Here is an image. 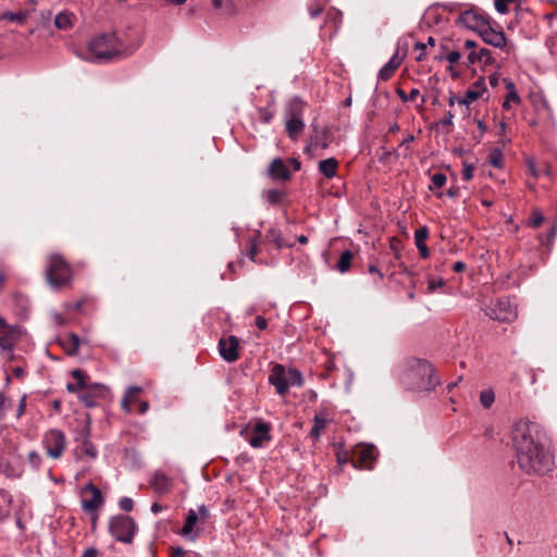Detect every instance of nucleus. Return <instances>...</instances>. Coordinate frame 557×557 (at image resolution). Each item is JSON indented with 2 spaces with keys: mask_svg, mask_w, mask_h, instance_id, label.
<instances>
[{
  "mask_svg": "<svg viewBox=\"0 0 557 557\" xmlns=\"http://www.w3.org/2000/svg\"><path fill=\"white\" fill-rule=\"evenodd\" d=\"M512 445L517 463L527 474H543L553 466V455L547 446L544 428L534 421L521 419L511 431Z\"/></svg>",
  "mask_w": 557,
  "mask_h": 557,
  "instance_id": "f257e3e1",
  "label": "nucleus"
},
{
  "mask_svg": "<svg viewBox=\"0 0 557 557\" xmlns=\"http://www.w3.org/2000/svg\"><path fill=\"white\" fill-rule=\"evenodd\" d=\"M135 52V46L123 42L114 33L100 34L88 44L87 61L109 62L126 58Z\"/></svg>",
  "mask_w": 557,
  "mask_h": 557,
  "instance_id": "f03ea898",
  "label": "nucleus"
},
{
  "mask_svg": "<svg viewBox=\"0 0 557 557\" xmlns=\"http://www.w3.org/2000/svg\"><path fill=\"white\" fill-rule=\"evenodd\" d=\"M407 377L416 388L421 391H432L438 383L433 366L425 360L412 361Z\"/></svg>",
  "mask_w": 557,
  "mask_h": 557,
  "instance_id": "7ed1b4c3",
  "label": "nucleus"
},
{
  "mask_svg": "<svg viewBox=\"0 0 557 557\" xmlns=\"http://www.w3.org/2000/svg\"><path fill=\"white\" fill-rule=\"evenodd\" d=\"M46 278L48 284L54 289L65 286L71 282L72 270L62 256L53 253L48 257Z\"/></svg>",
  "mask_w": 557,
  "mask_h": 557,
  "instance_id": "20e7f679",
  "label": "nucleus"
},
{
  "mask_svg": "<svg viewBox=\"0 0 557 557\" xmlns=\"http://www.w3.org/2000/svg\"><path fill=\"white\" fill-rule=\"evenodd\" d=\"M136 522L126 515L113 516L109 521V532L119 542L132 543L136 534Z\"/></svg>",
  "mask_w": 557,
  "mask_h": 557,
  "instance_id": "39448f33",
  "label": "nucleus"
},
{
  "mask_svg": "<svg viewBox=\"0 0 557 557\" xmlns=\"http://www.w3.org/2000/svg\"><path fill=\"white\" fill-rule=\"evenodd\" d=\"M300 166L301 163L296 158H275L268 168V175L273 181L288 182L292 178L293 172L299 171Z\"/></svg>",
  "mask_w": 557,
  "mask_h": 557,
  "instance_id": "423d86ee",
  "label": "nucleus"
},
{
  "mask_svg": "<svg viewBox=\"0 0 557 557\" xmlns=\"http://www.w3.org/2000/svg\"><path fill=\"white\" fill-rule=\"evenodd\" d=\"M490 22L491 18L487 14L474 8L461 12L457 20L459 25L475 32L478 35Z\"/></svg>",
  "mask_w": 557,
  "mask_h": 557,
  "instance_id": "0eeeda50",
  "label": "nucleus"
},
{
  "mask_svg": "<svg viewBox=\"0 0 557 557\" xmlns=\"http://www.w3.org/2000/svg\"><path fill=\"white\" fill-rule=\"evenodd\" d=\"M485 313L492 320H496L499 322H512L517 317L516 308L507 298H502L491 302L485 308Z\"/></svg>",
  "mask_w": 557,
  "mask_h": 557,
  "instance_id": "6e6552de",
  "label": "nucleus"
},
{
  "mask_svg": "<svg viewBox=\"0 0 557 557\" xmlns=\"http://www.w3.org/2000/svg\"><path fill=\"white\" fill-rule=\"evenodd\" d=\"M65 435L60 430H50L44 437V446L46 448L47 455L53 459H59L62 456L65 449Z\"/></svg>",
  "mask_w": 557,
  "mask_h": 557,
  "instance_id": "1a4fd4ad",
  "label": "nucleus"
},
{
  "mask_svg": "<svg viewBox=\"0 0 557 557\" xmlns=\"http://www.w3.org/2000/svg\"><path fill=\"white\" fill-rule=\"evenodd\" d=\"M376 457V448L373 445H359L351 454V465L357 469H371Z\"/></svg>",
  "mask_w": 557,
  "mask_h": 557,
  "instance_id": "9d476101",
  "label": "nucleus"
},
{
  "mask_svg": "<svg viewBox=\"0 0 557 557\" xmlns=\"http://www.w3.org/2000/svg\"><path fill=\"white\" fill-rule=\"evenodd\" d=\"M482 40L495 48H499L504 50L507 54H509V48L507 47V38L503 30L495 29L491 22L482 29L479 34Z\"/></svg>",
  "mask_w": 557,
  "mask_h": 557,
  "instance_id": "9b49d317",
  "label": "nucleus"
},
{
  "mask_svg": "<svg viewBox=\"0 0 557 557\" xmlns=\"http://www.w3.org/2000/svg\"><path fill=\"white\" fill-rule=\"evenodd\" d=\"M219 352L226 362H235L239 358V341L236 336L230 335L219 341Z\"/></svg>",
  "mask_w": 557,
  "mask_h": 557,
  "instance_id": "f8f14e48",
  "label": "nucleus"
},
{
  "mask_svg": "<svg viewBox=\"0 0 557 557\" xmlns=\"http://www.w3.org/2000/svg\"><path fill=\"white\" fill-rule=\"evenodd\" d=\"M287 369L282 364H274L269 375V383L274 386L278 395H285L288 392Z\"/></svg>",
  "mask_w": 557,
  "mask_h": 557,
  "instance_id": "ddd939ff",
  "label": "nucleus"
},
{
  "mask_svg": "<svg viewBox=\"0 0 557 557\" xmlns=\"http://www.w3.org/2000/svg\"><path fill=\"white\" fill-rule=\"evenodd\" d=\"M85 493H90V498L82 499V508L86 512L95 513L102 505L103 497L101 491L96 487L92 483H88L84 490Z\"/></svg>",
  "mask_w": 557,
  "mask_h": 557,
  "instance_id": "4468645a",
  "label": "nucleus"
},
{
  "mask_svg": "<svg viewBox=\"0 0 557 557\" xmlns=\"http://www.w3.org/2000/svg\"><path fill=\"white\" fill-rule=\"evenodd\" d=\"M270 429L269 423L263 421L257 422L251 430L250 436L247 438L248 443L255 448L263 446L265 442L271 440Z\"/></svg>",
  "mask_w": 557,
  "mask_h": 557,
  "instance_id": "2eb2a0df",
  "label": "nucleus"
},
{
  "mask_svg": "<svg viewBox=\"0 0 557 557\" xmlns=\"http://www.w3.org/2000/svg\"><path fill=\"white\" fill-rule=\"evenodd\" d=\"M23 330L20 325H12L9 330L0 333V348L3 351L11 354L15 343L21 338ZM9 358H13L9 355Z\"/></svg>",
  "mask_w": 557,
  "mask_h": 557,
  "instance_id": "dca6fc26",
  "label": "nucleus"
},
{
  "mask_svg": "<svg viewBox=\"0 0 557 557\" xmlns=\"http://www.w3.org/2000/svg\"><path fill=\"white\" fill-rule=\"evenodd\" d=\"M486 91L485 83L483 78L478 79L471 88H469L458 104L469 106L473 101L478 100Z\"/></svg>",
  "mask_w": 557,
  "mask_h": 557,
  "instance_id": "f3484780",
  "label": "nucleus"
},
{
  "mask_svg": "<svg viewBox=\"0 0 557 557\" xmlns=\"http://www.w3.org/2000/svg\"><path fill=\"white\" fill-rule=\"evenodd\" d=\"M404 57H399L398 50L389 59V61L380 70L377 77L382 82H386L392 78L396 70L400 66Z\"/></svg>",
  "mask_w": 557,
  "mask_h": 557,
  "instance_id": "a211bd4d",
  "label": "nucleus"
},
{
  "mask_svg": "<svg viewBox=\"0 0 557 557\" xmlns=\"http://www.w3.org/2000/svg\"><path fill=\"white\" fill-rule=\"evenodd\" d=\"M331 422L330 414L326 409L320 410L313 418V425L310 431V436L315 441L319 440L321 432Z\"/></svg>",
  "mask_w": 557,
  "mask_h": 557,
  "instance_id": "6ab92c4d",
  "label": "nucleus"
},
{
  "mask_svg": "<svg viewBox=\"0 0 557 557\" xmlns=\"http://www.w3.org/2000/svg\"><path fill=\"white\" fill-rule=\"evenodd\" d=\"M103 386L96 384L94 386L86 387L78 395L79 400L86 407H94L96 405V397L103 393Z\"/></svg>",
  "mask_w": 557,
  "mask_h": 557,
  "instance_id": "aec40b11",
  "label": "nucleus"
},
{
  "mask_svg": "<svg viewBox=\"0 0 557 557\" xmlns=\"http://www.w3.org/2000/svg\"><path fill=\"white\" fill-rule=\"evenodd\" d=\"M150 485L157 493L163 494L171 490L172 481L162 471H156L150 480Z\"/></svg>",
  "mask_w": 557,
  "mask_h": 557,
  "instance_id": "412c9836",
  "label": "nucleus"
},
{
  "mask_svg": "<svg viewBox=\"0 0 557 557\" xmlns=\"http://www.w3.org/2000/svg\"><path fill=\"white\" fill-rule=\"evenodd\" d=\"M304 128L305 124L302 120L296 113L292 112L286 121V131L288 136L295 140L302 133Z\"/></svg>",
  "mask_w": 557,
  "mask_h": 557,
  "instance_id": "4be33fe9",
  "label": "nucleus"
},
{
  "mask_svg": "<svg viewBox=\"0 0 557 557\" xmlns=\"http://www.w3.org/2000/svg\"><path fill=\"white\" fill-rule=\"evenodd\" d=\"M428 235H429V231H428L426 226L420 227V228L416 230V232H414V243L419 250L420 256L423 259H426L430 256V250L425 245Z\"/></svg>",
  "mask_w": 557,
  "mask_h": 557,
  "instance_id": "5701e85b",
  "label": "nucleus"
},
{
  "mask_svg": "<svg viewBox=\"0 0 557 557\" xmlns=\"http://www.w3.org/2000/svg\"><path fill=\"white\" fill-rule=\"evenodd\" d=\"M318 169L323 176L331 180L337 174L338 161L333 157L321 160L319 162Z\"/></svg>",
  "mask_w": 557,
  "mask_h": 557,
  "instance_id": "b1692460",
  "label": "nucleus"
},
{
  "mask_svg": "<svg viewBox=\"0 0 557 557\" xmlns=\"http://www.w3.org/2000/svg\"><path fill=\"white\" fill-rule=\"evenodd\" d=\"M72 376L75 379V382L74 383H67L66 384V389L70 393H78V395H79L81 392L86 386V383H85L86 374H85L84 371H82L79 369H76V370L72 371Z\"/></svg>",
  "mask_w": 557,
  "mask_h": 557,
  "instance_id": "393cba45",
  "label": "nucleus"
},
{
  "mask_svg": "<svg viewBox=\"0 0 557 557\" xmlns=\"http://www.w3.org/2000/svg\"><path fill=\"white\" fill-rule=\"evenodd\" d=\"M139 398V387L131 386L127 388L125 395L122 398L121 406L125 412H129L132 409V404L136 403Z\"/></svg>",
  "mask_w": 557,
  "mask_h": 557,
  "instance_id": "a878e982",
  "label": "nucleus"
},
{
  "mask_svg": "<svg viewBox=\"0 0 557 557\" xmlns=\"http://www.w3.org/2000/svg\"><path fill=\"white\" fill-rule=\"evenodd\" d=\"M352 259H354V253L351 251H349V250L343 251L337 261L336 269L341 273L348 272L350 270Z\"/></svg>",
  "mask_w": 557,
  "mask_h": 557,
  "instance_id": "bb28decb",
  "label": "nucleus"
},
{
  "mask_svg": "<svg viewBox=\"0 0 557 557\" xmlns=\"http://www.w3.org/2000/svg\"><path fill=\"white\" fill-rule=\"evenodd\" d=\"M264 197L270 205L277 206L282 203L286 197V193L283 189L273 188L264 191Z\"/></svg>",
  "mask_w": 557,
  "mask_h": 557,
  "instance_id": "cd10ccee",
  "label": "nucleus"
},
{
  "mask_svg": "<svg viewBox=\"0 0 557 557\" xmlns=\"http://www.w3.org/2000/svg\"><path fill=\"white\" fill-rule=\"evenodd\" d=\"M64 349L69 355H75L81 346V338L75 333H71L63 343Z\"/></svg>",
  "mask_w": 557,
  "mask_h": 557,
  "instance_id": "c85d7f7f",
  "label": "nucleus"
},
{
  "mask_svg": "<svg viewBox=\"0 0 557 557\" xmlns=\"http://www.w3.org/2000/svg\"><path fill=\"white\" fill-rule=\"evenodd\" d=\"M197 520H198L197 512L195 510L190 509L187 513L185 524L182 528L181 534L188 535L193 531Z\"/></svg>",
  "mask_w": 557,
  "mask_h": 557,
  "instance_id": "c756f323",
  "label": "nucleus"
},
{
  "mask_svg": "<svg viewBox=\"0 0 557 557\" xmlns=\"http://www.w3.org/2000/svg\"><path fill=\"white\" fill-rule=\"evenodd\" d=\"M488 162L492 166L496 169H502L504 166V154L500 149L494 148L488 153Z\"/></svg>",
  "mask_w": 557,
  "mask_h": 557,
  "instance_id": "7c9ffc66",
  "label": "nucleus"
},
{
  "mask_svg": "<svg viewBox=\"0 0 557 557\" xmlns=\"http://www.w3.org/2000/svg\"><path fill=\"white\" fill-rule=\"evenodd\" d=\"M54 25L59 29H67L72 26V15L65 12L59 13L54 18Z\"/></svg>",
  "mask_w": 557,
  "mask_h": 557,
  "instance_id": "2f4dec72",
  "label": "nucleus"
},
{
  "mask_svg": "<svg viewBox=\"0 0 557 557\" xmlns=\"http://www.w3.org/2000/svg\"><path fill=\"white\" fill-rule=\"evenodd\" d=\"M287 377H288V386H302L304 385V377L300 371H298L296 368H289L287 369Z\"/></svg>",
  "mask_w": 557,
  "mask_h": 557,
  "instance_id": "473e14b6",
  "label": "nucleus"
},
{
  "mask_svg": "<svg viewBox=\"0 0 557 557\" xmlns=\"http://www.w3.org/2000/svg\"><path fill=\"white\" fill-rule=\"evenodd\" d=\"M26 12H3L0 16L1 20H8L15 23H23L26 20Z\"/></svg>",
  "mask_w": 557,
  "mask_h": 557,
  "instance_id": "72a5a7b5",
  "label": "nucleus"
},
{
  "mask_svg": "<svg viewBox=\"0 0 557 557\" xmlns=\"http://www.w3.org/2000/svg\"><path fill=\"white\" fill-rule=\"evenodd\" d=\"M495 401V394L492 389H485L480 393V403L485 408L488 409Z\"/></svg>",
  "mask_w": 557,
  "mask_h": 557,
  "instance_id": "f704fd0d",
  "label": "nucleus"
},
{
  "mask_svg": "<svg viewBox=\"0 0 557 557\" xmlns=\"http://www.w3.org/2000/svg\"><path fill=\"white\" fill-rule=\"evenodd\" d=\"M268 239L273 242L277 248H282L285 246V242L283 240L282 234L277 228H270L267 235Z\"/></svg>",
  "mask_w": 557,
  "mask_h": 557,
  "instance_id": "c9c22d12",
  "label": "nucleus"
},
{
  "mask_svg": "<svg viewBox=\"0 0 557 557\" xmlns=\"http://www.w3.org/2000/svg\"><path fill=\"white\" fill-rule=\"evenodd\" d=\"M81 453H82V454H84V455H86V456H88V457H89V458H91V459H95V458L97 457V449H96V447H95V446H94V444H92L89 440H87V438H85V440L83 441V444H82V446H81Z\"/></svg>",
  "mask_w": 557,
  "mask_h": 557,
  "instance_id": "e433bc0d",
  "label": "nucleus"
},
{
  "mask_svg": "<svg viewBox=\"0 0 557 557\" xmlns=\"http://www.w3.org/2000/svg\"><path fill=\"white\" fill-rule=\"evenodd\" d=\"M446 181H447V178H446L445 174H443V173L433 174L431 177L430 189L435 190V189L442 188L445 185Z\"/></svg>",
  "mask_w": 557,
  "mask_h": 557,
  "instance_id": "4c0bfd02",
  "label": "nucleus"
},
{
  "mask_svg": "<svg viewBox=\"0 0 557 557\" xmlns=\"http://www.w3.org/2000/svg\"><path fill=\"white\" fill-rule=\"evenodd\" d=\"M335 455L336 460L341 467L346 465L348 461L351 462V457L349 456L348 451L343 448L342 445L336 446Z\"/></svg>",
  "mask_w": 557,
  "mask_h": 557,
  "instance_id": "58836bf2",
  "label": "nucleus"
},
{
  "mask_svg": "<svg viewBox=\"0 0 557 557\" xmlns=\"http://www.w3.org/2000/svg\"><path fill=\"white\" fill-rule=\"evenodd\" d=\"M505 82H506V87L508 89V92H507V96H506V100H508L510 103L511 102L519 103L520 102V97H519V95L516 91L513 83L510 82V81H507V79H505Z\"/></svg>",
  "mask_w": 557,
  "mask_h": 557,
  "instance_id": "ea45409f",
  "label": "nucleus"
},
{
  "mask_svg": "<svg viewBox=\"0 0 557 557\" xmlns=\"http://www.w3.org/2000/svg\"><path fill=\"white\" fill-rule=\"evenodd\" d=\"M397 94L403 101H413L420 95V91L417 88H412L409 94H406L403 89H398Z\"/></svg>",
  "mask_w": 557,
  "mask_h": 557,
  "instance_id": "a19ab883",
  "label": "nucleus"
},
{
  "mask_svg": "<svg viewBox=\"0 0 557 557\" xmlns=\"http://www.w3.org/2000/svg\"><path fill=\"white\" fill-rule=\"evenodd\" d=\"M171 557H201L197 553H188L182 547H172L171 548Z\"/></svg>",
  "mask_w": 557,
  "mask_h": 557,
  "instance_id": "79ce46f5",
  "label": "nucleus"
},
{
  "mask_svg": "<svg viewBox=\"0 0 557 557\" xmlns=\"http://www.w3.org/2000/svg\"><path fill=\"white\" fill-rule=\"evenodd\" d=\"M515 0H495V9L498 13L505 14L508 12V5Z\"/></svg>",
  "mask_w": 557,
  "mask_h": 557,
  "instance_id": "37998d69",
  "label": "nucleus"
},
{
  "mask_svg": "<svg viewBox=\"0 0 557 557\" xmlns=\"http://www.w3.org/2000/svg\"><path fill=\"white\" fill-rule=\"evenodd\" d=\"M119 506L123 511H131L134 508V502L129 497H122L119 502Z\"/></svg>",
  "mask_w": 557,
  "mask_h": 557,
  "instance_id": "c03bdc74",
  "label": "nucleus"
},
{
  "mask_svg": "<svg viewBox=\"0 0 557 557\" xmlns=\"http://www.w3.org/2000/svg\"><path fill=\"white\" fill-rule=\"evenodd\" d=\"M479 52L481 57V62H484L485 64H491L494 62L491 50L486 48H481Z\"/></svg>",
  "mask_w": 557,
  "mask_h": 557,
  "instance_id": "a18cd8bd",
  "label": "nucleus"
},
{
  "mask_svg": "<svg viewBox=\"0 0 557 557\" xmlns=\"http://www.w3.org/2000/svg\"><path fill=\"white\" fill-rule=\"evenodd\" d=\"M28 461L34 469H38L40 466L41 458L37 451L33 450L28 454Z\"/></svg>",
  "mask_w": 557,
  "mask_h": 557,
  "instance_id": "49530a36",
  "label": "nucleus"
},
{
  "mask_svg": "<svg viewBox=\"0 0 557 557\" xmlns=\"http://www.w3.org/2000/svg\"><path fill=\"white\" fill-rule=\"evenodd\" d=\"M543 221H544L543 214L539 211H534L533 215H532L531 225L536 228L543 223Z\"/></svg>",
  "mask_w": 557,
  "mask_h": 557,
  "instance_id": "de8ad7c7",
  "label": "nucleus"
},
{
  "mask_svg": "<svg viewBox=\"0 0 557 557\" xmlns=\"http://www.w3.org/2000/svg\"><path fill=\"white\" fill-rule=\"evenodd\" d=\"M25 408H26V395L24 394V395H22L18 406H17V410H16L17 419H20L25 413Z\"/></svg>",
  "mask_w": 557,
  "mask_h": 557,
  "instance_id": "09e8293b",
  "label": "nucleus"
},
{
  "mask_svg": "<svg viewBox=\"0 0 557 557\" xmlns=\"http://www.w3.org/2000/svg\"><path fill=\"white\" fill-rule=\"evenodd\" d=\"M414 49L420 51V54L416 58V60L418 62H421L424 59V55H425L426 44L417 42L414 45Z\"/></svg>",
  "mask_w": 557,
  "mask_h": 557,
  "instance_id": "8fccbe9b",
  "label": "nucleus"
},
{
  "mask_svg": "<svg viewBox=\"0 0 557 557\" xmlns=\"http://www.w3.org/2000/svg\"><path fill=\"white\" fill-rule=\"evenodd\" d=\"M443 285H444V281L443 280H438V281L429 280V282H428V292L429 293H434L437 287H441Z\"/></svg>",
  "mask_w": 557,
  "mask_h": 557,
  "instance_id": "3c124183",
  "label": "nucleus"
},
{
  "mask_svg": "<svg viewBox=\"0 0 557 557\" xmlns=\"http://www.w3.org/2000/svg\"><path fill=\"white\" fill-rule=\"evenodd\" d=\"M473 177V166L470 164H465L462 170V178L465 181H470Z\"/></svg>",
  "mask_w": 557,
  "mask_h": 557,
  "instance_id": "603ef678",
  "label": "nucleus"
},
{
  "mask_svg": "<svg viewBox=\"0 0 557 557\" xmlns=\"http://www.w3.org/2000/svg\"><path fill=\"white\" fill-rule=\"evenodd\" d=\"M461 58V53L459 51H450L447 55H446V59L447 61L450 63V64H454V63H457Z\"/></svg>",
  "mask_w": 557,
  "mask_h": 557,
  "instance_id": "864d4df0",
  "label": "nucleus"
},
{
  "mask_svg": "<svg viewBox=\"0 0 557 557\" xmlns=\"http://www.w3.org/2000/svg\"><path fill=\"white\" fill-rule=\"evenodd\" d=\"M322 12V7L320 4H311L309 7V14L311 17H317L321 14Z\"/></svg>",
  "mask_w": 557,
  "mask_h": 557,
  "instance_id": "5fc2aeb1",
  "label": "nucleus"
},
{
  "mask_svg": "<svg viewBox=\"0 0 557 557\" xmlns=\"http://www.w3.org/2000/svg\"><path fill=\"white\" fill-rule=\"evenodd\" d=\"M468 61L471 64H474L476 62H481V57L479 51H471L468 55Z\"/></svg>",
  "mask_w": 557,
  "mask_h": 557,
  "instance_id": "6e6d98bb",
  "label": "nucleus"
},
{
  "mask_svg": "<svg viewBox=\"0 0 557 557\" xmlns=\"http://www.w3.org/2000/svg\"><path fill=\"white\" fill-rule=\"evenodd\" d=\"M256 325L259 330L263 331L268 327V321L263 317L258 315L256 318Z\"/></svg>",
  "mask_w": 557,
  "mask_h": 557,
  "instance_id": "4d7b16f0",
  "label": "nucleus"
},
{
  "mask_svg": "<svg viewBox=\"0 0 557 557\" xmlns=\"http://www.w3.org/2000/svg\"><path fill=\"white\" fill-rule=\"evenodd\" d=\"M398 244H399V242L396 240L395 238L392 239V242H391V249L394 251L396 259H400V252H399L398 247H397Z\"/></svg>",
  "mask_w": 557,
  "mask_h": 557,
  "instance_id": "13d9d810",
  "label": "nucleus"
},
{
  "mask_svg": "<svg viewBox=\"0 0 557 557\" xmlns=\"http://www.w3.org/2000/svg\"><path fill=\"white\" fill-rule=\"evenodd\" d=\"M368 272L371 273V274H376L379 276L380 280H382L384 277V274L381 272V270H379L375 265L373 264H370L369 268H368Z\"/></svg>",
  "mask_w": 557,
  "mask_h": 557,
  "instance_id": "bf43d9fd",
  "label": "nucleus"
},
{
  "mask_svg": "<svg viewBox=\"0 0 557 557\" xmlns=\"http://www.w3.org/2000/svg\"><path fill=\"white\" fill-rule=\"evenodd\" d=\"M257 253H258V247H257V244L253 242V243H251V247L248 252L249 259L255 261V257L257 256Z\"/></svg>",
  "mask_w": 557,
  "mask_h": 557,
  "instance_id": "052dcab7",
  "label": "nucleus"
},
{
  "mask_svg": "<svg viewBox=\"0 0 557 557\" xmlns=\"http://www.w3.org/2000/svg\"><path fill=\"white\" fill-rule=\"evenodd\" d=\"M454 114L450 111L445 113V116L442 121L443 125H450L453 123Z\"/></svg>",
  "mask_w": 557,
  "mask_h": 557,
  "instance_id": "680f3d73",
  "label": "nucleus"
},
{
  "mask_svg": "<svg viewBox=\"0 0 557 557\" xmlns=\"http://www.w3.org/2000/svg\"><path fill=\"white\" fill-rule=\"evenodd\" d=\"M453 270L455 272H462V271L466 270V263L462 262V261H457V262L454 263Z\"/></svg>",
  "mask_w": 557,
  "mask_h": 557,
  "instance_id": "e2e57ef3",
  "label": "nucleus"
},
{
  "mask_svg": "<svg viewBox=\"0 0 557 557\" xmlns=\"http://www.w3.org/2000/svg\"><path fill=\"white\" fill-rule=\"evenodd\" d=\"M12 372L18 379H22L25 375V370L21 367L13 368Z\"/></svg>",
  "mask_w": 557,
  "mask_h": 557,
  "instance_id": "0e129e2a",
  "label": "nucleus"
},
{
  "mask_svg": "<svg viewBox=\"0 0 557 557\" xmlns=\"http://www.w3.org/2000/svg\"><path fill=\"white\" fill-rule=\"evenodd\" d=\"M198 511H199V516L201 519H206L209 517V510L206 508L205 505H201L199 508H198Z\"/></svg>",
  "mask_w": 557,
  "mask_h": 557,
  "instance_id": "69168bd1",
  "label": "nucleus"
},
{
  "mask_svg": "<svg viewBox=\"0 0 557 557\" xmlns=\"http://www.w3.org/2000/svg\"><path fill=\"white\" fill-rule=\"evenodd\" d=\"M488 81H490V84L491 86L495 87L498 85V82H499V76L498 74L494 73L492 74L490 77H488Z\"/></svg>",
  "mask_w": 557,
  "mask_h": 557,
  "instance_id": "338daca9",
  "label": "nucleus"
},
{
  "mask_svg": "<svg viewBox=\"0 0 557 557\" xmlns=\"http://www.w3.org/2000/svg\"><path fill=\"white\" fill-rule=\"evenodd\" d=\"M83 557H97V549L88 548L84 552Z\"/></svg>",
  "mask_w": 557,
  "mask_h": 557,
  "instance_id": "774afa93",
  "label": "nucleus"
}]
</instances>
